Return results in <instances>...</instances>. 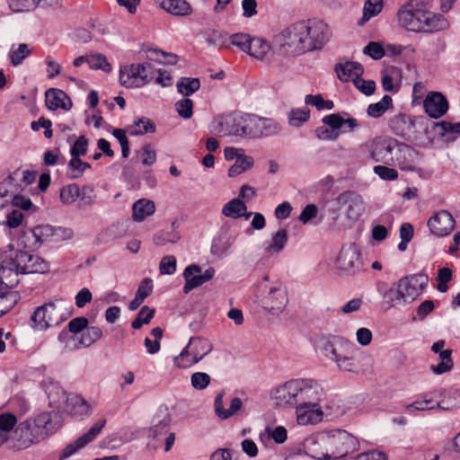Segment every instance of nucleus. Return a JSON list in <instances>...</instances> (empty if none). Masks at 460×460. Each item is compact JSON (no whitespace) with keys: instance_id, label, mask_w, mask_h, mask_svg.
<instances>
[{"instance_id":"obj_1","label":"nucleus","mask_w":460,"mask_h":460,"mask_svg":"<svg viewBox=\"0 0 460 460\" xmlns=\"http://www.w3.org/2000/svg\"><path fill=\"white\" fill-rule=\"evenodd\" d=\"M430 0H407L397 10L398 25L411 32L433 33L448 29V21L430 11Z\"/></svg>"},{"instance_id":"obj_2","label":"nucleus","mask_w":460,"mask_h":460,"mask_svg":"<svg viewBox=\"0 0 460 460\" xmlns=\"http://www.w3.org/2000/svg\"><path fill=\"white\" fill-rule=\"evenodd\" d=\"M298 393V414L296 421L308 425L321 420L323 411L320 402L325 398V391L319 381L312 378H296Z\"/></svg>"},{"instance_id":"obj_3","label":"nucleus","mask_w":460,"mask_h":460,"mask_svg":"<svg viewBox=\"0 0 460 460\" xmlns=\"http://www.w3.org/2000/svg\"><path fill=\"white\" fill-rule=\"evenodd\" d=\"M31 251L19 250L14 257L3 260L2 270L0 273L5 277L12 274L17 276L20 274H44L49 271V264L43 258L31 254Z\"/></svg>"},{"instance_id":"obj_4","label":"nucleus","mask_w":460,"mask_h":460,"mask_svg":"<svg viewBox=\"0 0 460 460\" xmlns=\"http://www.w3.org/2000/svg\"><path fill=\"white\" fill-rule=\"evenodd\" d=\"M304 22H298L281 31L273 38L275 50L283 56H297L308 52Z\"/></svg>"},{"instance_id":"obj_5","label":"nucleus","mask_w":460,"mask_h":460,"mask_svg":"<svg viewBox=\"0 0 460 460\" xmlns=\"http://www.w3.org/2000/svg\"><path fill=\"white\" fill-rule=\"evenodd\" d=\"M330 460L342 458L359 449L358 438L342 429L325 430Z\"/></svg>"},{"instance_id":"obj_6","label":"nucleus","mask_w":460,"mask_h":460,"mask_svg":"<svg viewBox=\"0 0 460 460\" xmlns=\"http://www.w3.org/2000/svg\"><path fill=\"white\" fill-rule=\"evenodd\" d=\"M325 356L335 362L341 371L359 373L362 368L359 360L352 355V346L343 342L327 343L324 346Z\"/></svg>"},{"instance_id":"obj_7","label":"nucleus","mask_w":460,"mask_h":460,"mask_svg":"<svg viewBox=\"0 0 460 460\" xmlns=\"http://www.w3.org/2000/svg\"><path fill=\"white\" fill-rule=\"evenodd\" d=\"M155 76V69L150 62L131 64L120 67L119 83L127 88H137L147 84Z\"/></svg>"},{"instance_id":"obj_8","label":"nucleus","mask_w":460,"mask_h":460,"mask_svg":"<svg viewBox=\"0 0 460 460\" xmlns=\"http://www.w3.org/2000/svg\"><path fill=\"white\" fill-rule=\"evenodd\" d=\"M305 29V38L308 51L321 49L330 40V27L322 20L302 21Z\"/></svg>"},{"instance_id":"obj_9","label":"nucleus","mask_w":460,"mask_h":460,"mask_svg":"<svg viewBox=\"0 0 460 460\" xmlns=\"http://www.w3.org/2000/svg\"><path fill=\"white\" fill-rule=\"evenodd\" d=\"M336 267L349 275H355L362 270L361 253L355 243H349L341 247L336 260Z\"/></svg>"},{"instance_id":"obj_10","label":"nucleus","mask_w":460,"mask_h":460,"mask_svg":"<svg viewBox=\"0 0 460 460\" xmlns=\"http://www.w3.org/2000/svg\"><path fill=\"white\" fill-rule=\"evenodd\" d=\"M270 398L278 407H295L298 414V393L296 378L290 379L270 391Z\"/></svg>"},{"instance_id":"obj_11","label":"nucleus","mask_w":460,"mask_h":460,"mask_svg":"<svg viewBox=\"0 0 460 460\" xmlns=\"http://www.w3.org/2000/svg\"><path fill=\"white\" fill-rule=\"evenodd\" d=\"M429 277L426 274H413L402 278L396 285L398 286L402 304L413 302L427 287Z\"/></svg>"},{"instance_id":"obj_12","label":"nucleus","mask_w":460,"mask_h":460,"mask_svg":"<svg viewBox=\"0 0 460 460\" xmlns=\"http://www.w3.org/2000/svg\"><path fill=\"white\" fill-rule=\"evenodd\" d=\"M336 202L340 208L344 209L347 218L352 221L358 220L365 210V203L362 197L353 190L341 192L336 198Z\"/></svg>"},{"instance_id":"obj_13","label":"nucleus","mask_w":460,"mask_h":460,"mask_svg":"<svg viewBox=\"0 0 460 460\" xmlns=\"http://www.w3.org/2000/svg\"><path fill=\"white\" fill-rule=\"evenodd\" d=\"M419 162V153L413 147L396 143L390 165L397 166L402 171H413Z\"/></svg>"},{"instance_id":"obj_14","label":"nucleus","mask_w":460,"mask_h":460,"mask_svg":"<svg viewBox=\"0 0 460 460\" xmlns=\"http://www.w3.org/2000/svg\"><path fill=\"white\" fill-rule=\"evenodd\" d=\"M305 453L316 460H330L326 433L324 431L308 436L303 442Z\"/></svg>"},{"instance_id":"obj_15","label":"nucleus","mask_w":460,"mask_h":460,"mask_svg":"<svg viewBox=\"0 0 460 460\" xmlns=\"http://www.w3.org/2000/svg\"><path fill=\"white\" fill-rule=\"evenodd\" d=\"M240 116L238 112L218 115L211 122L210 129L223 137H239Z\"/></svg>"},{"instance_id":"obj_16","label":"nucleus","mask_w":460,"mask_h":460,"mask_svg":"<svg viewBox=\"0 0 460 460\" xmlns=\"http://www.w3.org/2000/svg\"><path fill=\"white\" fill-rule=\"evenodd\" d=\"M214 268H208L204 273L201 268L197 264H190L185 268L182 277L185 279L183 286V293L188 294L192 289L200 287L205 282L210 280L215 275Z\"/></svg>"},{"instance_id":"obj_17","label":"nucleus","mask_w":460,"mask_h":460,"mask_svg":"<svg viewBox=\"0 0 460 460\" xmlns=\"http://www.w3.org/2000/svg\"><path fill=\"white\" fill-rule=\"evenodd\" d=\"M423 119L407 114H398L390 119L389 127L396 136L409 139L416 133V125Z\"/></svg>"},{"instance_id":"obj_18","label":"nucleus","mask_w":460,"mask_h":460,"mask_svg":"<svg viewBox=\"0 0 460 460\" xmlns=\"http://www.w3.org/2000/svg\"><path fill=\"white\" fill-rule=\"evenodd\" d=\"M263 307L272 314H279L288 304L287 291L281 283L270 287L268 293L262 298Z\"/></svg>"},{"instance_id":"obj_19","label":"nucleus","mask_w":460,"mask_h":460,"mask_svg":"<svg viewBox=\"0 0 460 460\" xmlns=\"http://www.w3.org/2000/svg\"><path fill=\"white\" fill-rule=\"evenodd\" d=\"M429 231L436 236L448 235L455 228L456 221L447 210H439L428 220Z\"/></svg>"},{"instance_id":"obj_20","label":"nucleus","mask_w":460,"mask_h":460,"mask_svg":"<svg viewBox=\"0 0 460 460\" xmlns=\"http://www.w3.org/2000/svg\"><path fill=\"white\" fill-rule=\"evenodd\" d=\"M396 143L394 139L375 138L369 146L370 157L376 162L390 164Z\"/></svg>"},{"instance_id":"obj_21","label":"nucleus","mask_w":460,"mask_h":460,"mask_svg":"<svg viewBox=\"0 0 460 460\" xmlns=\"http://www.w3.org/2000/svg\"><path fill=\"white\" fill-rule=\"evenodd\" d=\"M31 320L39 330L57 325L59 323L57 317V308L54 303H48L39 306L32 314Z\"/></svg>"},{"instance_id":"obj_22","label":"nucleus","mask_w":460,"mask_h":460,"mask_svg":"<svg viewBox=\"0 0 460 460\" xmlns=\"http://www.w3.org/2000/svg\"><path fill=\"white\" fill-rule=\"evenodd\" d=\"M106 423L105 420L96 422L86 433L79 437L75 444L67 445L60 453L59 460H64L76 452L77 449L84 447L89 442L93 441L101 432Z\"/></svg>"},{"instance_id":"obj_23","label":"nucleus","mask_w":460,"mask_h":460,"mask_svg":"<svg viewBox=\"0 0 460 460\" xmlns=\"http://www.w3.org/2000/svg\"><path fill=\"white\" fill-rule=\"evenodd\" d=\"M4 278L6 277L0 273V317L12 310L21 298L20 294L13 290L18 280L15 283H6L4 281Z\"/></svg>"},{"instance_id":"obj_24","label":"nucleus","mask_w":460,"mask_h":460,"mask_svg":"<svg viewBox=\"0 0 460 460\" xmlns=\"http://www.w3.org/2000/svg\"><path fill=\"white\" fill-rule=\"evenodd\" d=\"M347 115L346 112H343V114L332 113L324 116L322 121L332 129H338L339 135L353 132L358 128V122L354 118H345Z\"/></svg>"},{"instance_id":"obj_25","label":"nucleus","mask_w":460,"mask_h":460,"mask_svg":"<svg viewBox=\"0 0 460 460\" xmlns=\"http://www.w3.org/2000/svg\"><path fill=\"white\" fill-rule=\"evenodd\" d=\"M423 107L429 117L438 119L447 111L448 102L442 93L433 92L426 97Z\"/></svg>"},{"instance_id":"obj_26","label":"nucleus","mask_w":460,"mask_h":460,"mask_svg":"<svg viewBox=\"0 0 460 460\" xmlns=\"http://www.w3.org/2000/svg\"><path fill=\"white\" fill-rule=\"evenodd\" d=\"M254 139L274 137L282 130L280 123L275 119L259 115H256Z\"/></svg>"},{"instance_id":"obj_27","label":"nucleus","mask_w":460,"mask_h":460,"mask_svg":"<svg viewBox=\"0 0 460 460\" xmlns=\"http://www.w3.org/2000/svg\"><path fill=\"white\" fill-rule=\"evenodd\" d=\"M91 406L81 395L70 394L66 398L64 411L72 416H88L91 413Z\"/></svg>"},{"instance_id":"obj_28","label":"nucleus","mask_w":460,"mask_h":460,"mask_svg":"<svg viewBox=\"0 0 460 460\" xmlns=\"http://www.w3.org/2000/svg\"><path fill=\"white\" fill-rule=\"evenodd\" d=\"M46 105L51 110L55 111L61 108L65 111H69L72 107V102L66 93L59 89L50 88L45 93Z\"/></svg>"},{"instance_id":"obj_29","label":"nucleus","mask_w":460,"mask_h":460,"mask_svg":"<svg viewBox=\"0 0 460 460\" xmlns=\"http://www.w3.org/2000/svg\"><path fill=\"white\" fill-rule=\"evenodd\" d=\"M186 348L190 349L194 359L199 363L213 350V344L206 338L194 336L190 339Z\"/></svg>"},{"instance_id":"obj_30","label":"nucleus","mask_w":460,"mask_h":460,"mask_svg":"<svg viewBox=\"0 0 460 460\" xmlns=\"http://www.w3.org/2000/svg\"><path fill=\"white\" fill-rule=\"evenodd\" d=\"M335 72L341 81H352L354 83L356 77L363 75L364 68L362 65L358 62L347 61L343 64H337L335 66Z\"/></svg>"},{"instance_id":"obj_31","label":"nucleus","mask_w":460,"mask_h":460,"mask_svg":"<svg viewBox=\"0 0 460 460\" xmlns=\"http://www.w3.org/2000/svg\"><path fill=\"white\" fill-rule=\"evenodd\" d=\"M437 392L438 398L440 399L437 402L438 409L450 411L456 408L460 404V390L456 388L440 389Z\"/></svg>"},{"instance_id":"obj_32","label":"nucleus","mask_w":460,"mask_h":460,"mask_svg":"<svg viewBox=\"0 0 460 460\" xmlns=\"http://www.w3.org/2000/svg\"><path fill=\"white\" fill-rule=\"evenodd\" d=\"M35 232L37 234V238L39 242H40V246L47 242L58 241V238H55L60 234H65L66 238H70L72 236V231L70 229L66 228H55L49 225H41L34 227Z\"/></svg>"},{"instance_id":"obj_33","label":"nucleus","mask_w":460,"mask_h":460,"mask_svg":"<svg viewBox=\"0 0 460 460\" xmlns=\"http://www.w3.org/2000/svg\"><path fill=\"white\" fill-rule=\"evenodd\" d=\"M224 392L217 394L214 402L215 411L217 417L222 420H226L241 410L243 402L240 398L234 397L231 400L229 409L226 410L223 407Z\"/></svg>"},{"instance_id":"obj_34","label":"nucleus","mask_w":460,"mask_h":460,"mask_svg":"<svg viewBox=\"0 0 460 460\" xmlns=\"http://www.w3.org/2000/svg\"><path fill=\"white\" fill-rule=\"evenodd\" d=\"M270 49L271 46L267 40L252 38L247 53L257 59L269 62L271 57Z\"/></svg>"},{"instance_id":"obj_35","label":"nucleus","mask_w":460,"mask_h":460,"mask_svg":"<svg viewBox=\"0 0 460 460\" xmlns=\"http://www.w3.org/2000/svg\"><path fill=\"white\" fill-rule=\"evenodd\" d=\"M435 399H438L436 391L422 394L412 403L405 405V411L408 413H413L414 411H422L436 409L438 406L437 403H434Z\"/></svg>"},{"instance_id":"obj_36","label":"nucleus","mask_w":460,"mask_h":460,"mask_svg":"<svg viewBox=\"0 0 460 460\" xmlns=\"http://www.w3.org/2000/svg\"><path fill=\"white\" fill-rule=\"evenodd\" d=\"M159 4L167 13L176 16H187L192 12L186 0H159Z\"/></svg>"},{"instance_id":"obj_37","label":"nucleus","mask_w":460,"mask_h":460,"mask_svg":"<svg viewBox=\"0 0 460 460\" xmlns=\"http://www.w3.org/2000/svg\"><path fill=\"white\" fill-rule=\"evenodd\" d=\"M58 4L59 0H9L10 8L14 12L29 11L36 6H55Z\"/></svg>"},{"instance_id":"obj_38","label":"nucleus","mask_w":460,"mask_h":460,"mask_svg":"<svg viewBox=\"0 0 460 460\" xmlns=\"http://www.w3.org/2000/svg\"><path fill=\"white\" fill-rule=\"evenodd\" d=\"M171 423V416L166 410H159L153 420V426L150 428V436L157 438L165 434Z\"/></svg>"},{"instance_id":"obj_39","label":"nucleus","mask_w":460,"mask_h":460,"mask_svg":"<svg viewBox=\"0 0 460 460\" xmlns=\"http://www.w3.org/2000/svg\"><path fill=\"white\" fill-rule=\"evenodd\" d=\"M155 203L151 200L141 199L136 201L132 207V217L135 221L141 222L146 217L155 213Z\"/></svg>"},{"instance_id":"obj_40","label":"nucleus","mask_w":460,"mask_h":460,"mask_svg":"<svg viewBox=\"0 0 460 460\" xmlns=\"http://www.w3.org/2000/svg\"><path fill=\"white\" fill-rule=\"evenodd\" d=\"M47 394L49 404L50 407L56 408L58 410H64L66 403V398L69 394H66L62 387L52 384L48 387Z\"/></svg>"},{"instance_id":"obj_41","label":"nucleus","mask_w":460,"mask_h":460,"mask_svg":"<svg viewBox=\"0 0 460 460\" xmlns=\"http://www.w3.org/2000/svg\"><path fill=\"white\" fill-rule=\"evenodd\" d=\"M175 226L176 222H172L170 229L157 232L153 237L154 243L157 246L176 243L181 239V234L176 230Z\"/></svg>"},{"instance_id":"obj_42","label":"nucleus","mask_w":460,"mask_h":460,"mask_svg":"<svg viewBox=\"0 0 460 460\" xmlns=\"http://www.w3.org/2000/svg\"><path fill=\"white\" fill-rule=\"evenodd\" d=\"M18 246L26 251H36L40 247V242L37 238L34 228L23 230L17 241Z\"/></svg>"},{"instance_id":"obj_43","label":"nucleus","mask_w":460,"mask_h":460,"mask_svg":"<svg viewBox=\"0 0 460 460\" xmlns=\"http://www.w3.org/2000/svg\"><path fill=\"white\" fill-rule=\"evenodd\" d=\"M288 243V231L284 228L277 231L270 242L265 246V252L270 254L279 253Z\"/></svg>"},{"instance_id":"obj_44","label":"nucleus","mask_w":460,"mask_h":460,"mask_svg":"<svg viewBox=\"0 0 460 460\" xmlns=\"http://www.w3.org/2000/svg\"><path fill=\"white\" fill-rule=\"evenodd\" d=\"M256 114L241 113L239 137L254 138Z\"/></svg>"},{"instance_id":"obj_45","label":"nucleus","mask_w":460,"mask_h":460,"mask_svg":"<svg viewBox=\"0 0 460 460\" xmlns=\"http://www.w3.org/2000/svg\"><path fill=\"white\" fill-rule=\"evenodd\" d=\"M247 210V207L239 198L228 201L222 209V214L226 217L239 218Z\"/></svg>"},{"instance_id":"obj_46","label":"nucleus","mask_w":460,"mask_h":460,"mask_svg":"<svg viewBox=\"0 0 460 460\" xmlns=\"http://www.w3.org/2000/svg\"><path fill=\"white\" fill-rule=\"evenodd\" d=\"M378 291L383 296V304L385 309L392 308L402 303V297L401 296L400 289L396 284L395 287H391L388 290H381L378 288Z\"/></svg>"},{"instance_id":"obj_47","label":"nucleus","mask_w":460,"mask_h":460,"mask_svg":"<svg viewBox=\"0 0 460 460\" xmlns=\"http://www.w3.org/2000/svg\"><path fill=\"white\" fill-rule=\"evenodd\" d=\"M393 106V99L390 95H385L380 102L368 105L367 113L369 117L379 118Z\"/></svg>"},{"instance_id":"obj_48","label":"nucleus","mask_w":460,"mask_h":460,"mask_svg":"<svg viewBox=\"0 0 460 460\" xmlns=\"http://www.w3.org/2000/svg\"><path fill=\"white\" fill-rule=\"evenodd\" d=\"M102 337V331L98 326H90L81 333V337L78 341L80 346L90 347L95 341H99Z\"/></svg>"},{"instance_id":"obj_49","label":"nucleus","mask_w":460,"mask_h":460,"mask_svg":"<svg viewBox=\"0 0 460 460\" xmlns=\"http://www.w3.org/2000/svg\"><path fill=\"white\" fill-rule=\"evenodd\" d=\"M177 90L184 96H190L200 87L199 78L181 77L176 84Z\"/></svg>"},{"instance_id":"obj_50","label":"nucleus","mask_w":460,"mask_h":460,"mask_svg":"<svg viewBox=\"0 0 460 460\" xmlns=\"http://www.w3.org/2000/svg\"><path fill=\"white\" fill-rule=\"evenodd\" d=\"M155 131V123L151 119L143 117L135 121L134 125L129 130V134L131 136H140L146 133H154Z\"/></svg>"},{"instance_id":"obj_51","label":"nucleus","mask_w":460,"mask_h":460,"mask_svg":"<svg viewBox=\"0 0 460 460\" xmlns=\"http://www.w3.org/2000/svg\"><path fill=\"white\" fill-rule=\"evenodd\" d=\"M253 164V159L251 156H247L243 155V156H238L235 163L229 168L228 176L235 177L244 171L250 169Z\"/></svg>"},{"instance_id":"obj_52","label":"nucleus","mask_w":460,"mask_h":460,"mask_svg":"<svg viewBox=\"0 0 460 460\" xmlns=\"http://www.w3.org/2000/svg\"><path fill=\"white\" fill-rule=\"evenodd\" d=\"M439 358L441 362L437 366H432V371L437 375H441L449 371L453 367V360L451 358L452 350L451 349H444L440 351Z\"/></svg>"},{"instance_id":"obj_53","label":"nucleus","mask_w":460,"mask_h":460,"mask_svg":"<svg viewBox=\"0 0 460 460\" xmlns=\"http://www.w3.org/2000/svg\"><path fill=\"white\" fill-rule=\"evenodd\" d=\"M17 440L20 441L21 446L27 447L33 441V436L30 429V424L25 421L20 423L14 430Z\"/></svg>"},{"instance_id":"obj_54","label":"nucleus","mask_w":460,"mask_h":460,"mask_svg":"<svg viewBox=\"0 0 460 460\" xmlns=\"http://www.w3.org/2000/svg\"><path fill=\"white\" fill-rule=\"evenodd\" d=\"M384 6L383 0H367L363 8L362 21L367 22L381 13Z\"/></svg>"},{"instance_id":"obj_55","label":"nucleus","mask_w":460,"mask_h":460,"mask_svg":"<svg viewBox=\"0 0 460 460\" xmlns=\"http://www.w3.org/2000/svg\"><path fill=\"white\" fill-rule=\"evenodd\" d=\"M79 196L80 189L75 183L68 184L60 190V200L64 204L74 203Z\"/></svg>"},{"instance_id":"obj_56","label":"nucleus","mask_w":460,"mask_h":460,"mask_svg":"<svg viewBox=\"0 0 460 460\" xmlns=\"http://www.w3.org/2000/svg\"><path fill=\"white\" fill-rule=\"evenodd\" d=\"M309 118V109H293L288 115V123L293 127H300L306 122Z\"/></svg>"},{"instance_id":"obj_57","label":"nucleus","mask_w":460,"mask_h":460,"mask_svg":"<svg viewBox=\"0 0 460 460\" xmlns=\"http://www.w3.org/2000/svg\"><path fill=\"white\" fill-rule=\"evenodd\" d=\"M155 315V309L149 308L147 305H144L138 312L136 319L132 322L131 326L135 330L140 329L143 324H147L153 319Z\"/></svg>"},{"instance_id":"obj_58","label":"nucleus","mask_w":460,"mask_h":460,"mask_svg":"<svg viewBox=\"0 0 460 460\" xmlns=\"http://www.w3.org/2000/svg\"><path fill=\"white\" fill-rule=\"evenodd\" d=\"M90 167V164L83 162L80 157H72L68 163L69 177L71 179L80 178L84 170Z\"/></svg>"},{"instance_id":"obj_59","label":"nucleus","mask_w":460,"mask_h":460,"mask_svg":"<svg viewBox=\"0 0 460 460\" xmlns=\"http://www.w3.org/2000/svg\"><path fill=\"white\" fill-rule=\"evenodd\" d=\"M173 363L178 368H188L198 362L194 359L190 349L185 347L178 356L174 357Z\"/></svg>"},{"instance_id":"obj_60","label":"nucleus","mask_w":460,"mask_h":460,"mask_svg":"<svg viewBox=\"0 0 460 460\" xmlns=\"http://www.w3.org/2000/svg\"><path fill=\"white\" fill-rule=\"evenodd\" d=\"M433 127L437 133L441 137L447 134H460V122L451 123L446 120L440 122H433Z\"/></svg>"},{"instance_id":"obj_61","label":"nucleus","mask_w":460,"mask_h":460,"mask_svg":"<svg viewBox=\"0 0 460 460\" xmlns=\"http://www.w3.org/2000/svg\"><path fill=\"white\" fill-rule=\"evenodd\" d=\"M89 66L92 69H102L107 73L111 71V65L108 62L106 57L100 53L89 56Z\"/></svg>"},{"instance_id":"obj_62","label":"nucleus","mask_w":460,"mask_h":460,"mask_svg":"<svg viewBox=\"0 0 460 460\" xmlns=\"http://www.w3.org/2000/svg\"><path fill=\"white\" fill-rule=\"evenodd\" d=\"M31 51L27 44L22 43L17 49H11L8 56L13 66H18L30 55Z\"/></svg>"},{"instance_id":"obj_63","label":"nucleus","mask_w":460,"mask_h":460,"mask_svg":"<svg viewBox=\"0 0 460 460\" xmlns=\"http://www.w3.org/2000/svg\"><path fill=\"white\" fill-rule=\"evenodd\" d=\"M35 426L39 429H42L46 435L53 432L55 429L54 425L52 424V415L49 412H42L37 416L34 420Z\"/></svg>"},{"instance_id":"obj_64","label":"nucleus","mask_w":460,"mask_h":460,"mask_svg":"<svg viewBox=\"0 0 460 460\" xmlns=\"http://www.w3.org/2000/svg\"><path fill=\"white\" fill-rule=\"evenodd\" d=\"M210 376L205 372H196L190 376V384L196 390H203L210 384Z\"/></svg>"}]
</instances>
